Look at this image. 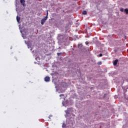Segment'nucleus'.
<instances>
[{
  "mask_svg": "<svg viewBox=\"0 0 128 128\" xmlns=\"http://www.w3.org/2000/svg\"><path fill=\"white\" fill-rule=\"evenodd\" d=\"M48 12L47 11V15L46 17H44V18L42 19L41 20V24H44V22H46V20H48Z\"/></svg>",
  "mask_w": 128,
  "mask_h": 128,
  "instance_id": "nucleus-1",
  "label": "nucleus"
},
{
  "mask_svg": "<svg viewBox=\"0 0 128 128\" xmlns=\"http://www.w3.org/2000/svg\"><path fill=\"white\" fill-rule=\"evenodd\" d=\"M44 80L45 82H50V76H46L44 78Z\"/></svg>",
  "mask_w": 128,
  "mask_h": 128,
  "instance_id": "nucleus-2",
  "label": "nucleus"
},
{
  "mask_svg": "<svg viewBox=\"0 0 128 128\" xmlns=\"http://www.w3.org/2000/svg\"><path fill=\"white\" fill-rule=\"evenodd\" d=\"M58 56H60V54H62V53L58 52L57 53Z\"/></svg>",
  "mask_w": 128,
  "mask_h": 128,
  "instance_id": "nucleus-8",
  "label": "nucleus"
},
{
  "mask_svg": "<svg viewBox=\"0 0 128 128\" xmlns=\"http://www.w3.org/2000/svg\"><path fill=\"white\" fill-rule=\"evenodd\" d=\"M64 96V94H61L60 95V96Z\"/></svg>",
  "mask_w": 128,
  "mask_h": 128,
  "instance_id": "nucleus-11",
  "label": "nucleus"
},
{
  "mask_svg": "<svg viewBox=\"0 0 128 128\" xmlns=\"http://www.w3.org/2000/svg\"><path fill=\"white\" fill-rule=\"evenodd\" d=\"M16 20H17V22H20V18L17 16H16Z\"/></svg>",
  "mask_w": 128,
  "mask_h": 128,
  "instance_id": "nucleus-5",
  "label": "nucleus"
},
{
  "mask_svg": "<svg viewBox=\"0 0 128 128\" xmlns=\"http://www.w3.org/2000/svg\"><path fill=\"white\" fill-rule=\"evenodd\" d=\"M20 2L24 6L26 4V1L24 0H20Z\"/></svg>",
  "mask_w": 128,
  "mask_h": 128,
  "instance_id": "nucleus-3",
  "label": "nucleus"
},
{
  "mask_svg": "<svg viewBox=\"0 0 128 128\" xmlns=\"http://www.w3.org/2000/svg\"><path fill=\"white\" fill-rule=\"evenodd\" d=\"M62 126H64V124L62 125Z\"/></svg>",
  "mask_w": 128,
  "mask_h": 128,
  "instance_id": "nucleus-14",
  "label": "nucleus"
},
{
  "mask_svg": "<svg viewBox=\"0 0 128 128\" xmlns=\"http://www.w3.org/2000/svg\"><path fill=\"white\" fill-rule=\"evenodd\" d=\"M118 59L114 60V66H116V64H118Z\"/></svg>",
  "mask_w": 128,
  "mask_h": 128,
  "instance_id": "nucleus-4",
  "label": "nucleus"
},
{
  "mask_svg": "<svg viewBox=\"0 0 128 128\" xmlns=\"http://www.w3.org/2000/svg\"><path fill=\"white\" fill-rule=\"evenodd\" d=\"M98 64H102V62H98Z\"/></svg>",
  "mask_w": 128,
  "mask_h": 128,
  "instance_id": "nucleus-9",
  "label": "nucleus"
},
{
  "mask_svg": "<svg viewBox=\"0 0 128 128\" xmlns=\"http://www.w3.org/2000/svg\"><path fill=\"white\" fill-rule=\"evenodd\" d=\"M88 14V12H86V11L84 10L82 12V14Z\"/></svg>",
  "mask_w": 128,
  "mask_h": 128,
  "instance_id": "nucleus-6",
  "label": "nucleus"
},
{
  "mask_svg": "<svg viewBox=\"0 0 128 128\" xmlns=\"http://www.w3.org/2000/svg\"><path fill=\"white\" fill-rule=\"evenodd\" d=\"M120 12H124V8H122L120 10Z\"/></svg>",
  "mask_w": 128,
  "mask_h": 128,
  "instance_id": "nucleus-10",
  "label": "nucleus"
},
{
  "mask_svg": "<svg viewBox=\"0 0 128 128\" xmlns=\"http://www.w3.org/2000/svg\"><path fill=\"white\" fill-rule=\"evenodd\" d=\"M124 12H126V14H128V8H126L124 10Z\"/></svg>",
  "mask_w": 128,
  "mask_h": 128,
  "instance_id": "nucleus-7",
  "label": "nucleus"
},
{
  "mask_svg": "<svg viewBox=\"0 0 128 128\" xmlns=\"http://www.w3.org/2000/svg\"><path fill=\"white\" fill-rule=\"evenodd\" d=\"M86 44H88V42H86Z\"/></svg>",
  "mask_w": 128,
  "mask_h": 128,
  "instance_id": "nucleus-13",
  "label": "nucleus"
},
{
  "mask_svg": "<svg viewBox=\"0 0 128 128\" xmlns=\"http://www.w3.org/2000/svg\"><path fill=\"white\" fill-rule=\"evenodd\" d=\"M99 56H102V54H99Z\"/></svg>",
  "mask_w": 128,
  "mask_h": 128,
  "instance_id": "nucleus-12",
  "label": "nucleus"
}]
</instances>
